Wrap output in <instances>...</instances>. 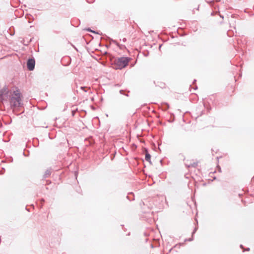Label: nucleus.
I'll return each mask as SVG.
<instances>
[{
    "instance_id": "f257e3e1",
    "label": "nucleus",
    "mask_w": 254,
    "mask_h": 254,
    "mask_svg": "<svg viewBox=\"0 0 254 254\" xmlns=\"http://www.w3.org/2000/svg\"><path fill=\"white\" fill-rule=\"evenodd\" d=\"M10 104L13 107H19L22 105L21 95L19 90L10 92Z\"/></svg>"
},
{
    "instance_id": "f03ea898",
    "label": "nucleus",
    "mask_w": 254,
    "mask_h": 254,
    "mask_svg": "<svg viewBox=\"0 0 254 254\" xmlns=\"http://www.w3.org/2000/svg\"><path fill=\"white\" fill-rule=\"evenodd\" d=\"M129 59L127 57H122L115 60L114 68L121 69L125 67L128 64Z\"/></svg>"
},
{
    "instance_id": "7ed1b4c3",
    "label": "nucleus",
    "mask_w": 254,
    "mask_h": 254,
    "mask_svg": "<svg viewBox=\"0 0 254 254\" xmlns=\"http://www.w3.org/2000/svg\"><path fill=\"white\" fill-rule=\"evenodd\" d=\"M8 89L6 87L0 89V101L2 102L8 97Z\"/></svg>"
},
{
    "instance_id": "20e7f679",
    "label": "nucleus",
    "mask_w": 254,
    "mask_h": 254,
    "mask_svg": "<svg viewBox=\"0 0 254 254\" xmlns=\"http://www.w3.org/2000/svg\"><path fill=\"white\" fill-rule=\"evenodd\" d=\"M35 61L34 59H29L27 61V68L29 70H33L35 67Z\"/></svg>"
},
{
    "instance_id": "39448f33",
    "label": "nucleus",
    "mask_w": 254,
    "mask_h": 254,
    "mask_svg": "<svg viewBox=\"0 0 254 254\" xmlns=\"http://www.w3.org/2000/svg\"><path fill=\"white\" fill-rule=\"evenodd\" d=\"M150 158H151L150 155L149 154H148V153L146 154V155H145V159H146V160L148 161V162H150Z\"/></svg>"
},
{
    "instance_id": "423d86ee",
    "label": "nucleus",
    "mask_w": 254,
    "mask_h": 254,
    "mask_svg": "<svg viewBox=\"0 0 254 254\" xmlns=\"http://www.w3.org/2000/svg\"><path fill=\"white\" fill-rule=\"evenodd\" d=\"M195 231H196V229H195L194 231L193 232V234L195 233Z\"/></svg>"
}]
</instances>
